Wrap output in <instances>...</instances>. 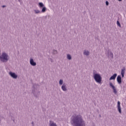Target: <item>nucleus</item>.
<instances>
[{"instance_id": "1", "label": "nucleus", "mask_w": 126, "mask_h": 126, "mask_svg": "<svg viewBox=\"0 0 126 126\" xmlns=\"http://www.w3.org/2000/svg\"><path fill=\"white\" fill-rule=\"evenodd\" d=\"M71 124L73 126H85V121L80 114H74L71 118Z\"/></svg>"}, {"instance_id": "6", "label": "nucleus", "mask_w": 126, "mask_h": 126, "mask_svg": "<svg viewBox=\"0 0 126 126\" xmlns=\"http://www.w3.org/2000/svg\"><path fill=\"white\" fill-rule=\"evenodd\" d=\"M9 75L11 76V77L14 78V79H16V78L18 77L17 74L14 72H9Z\"/></svg>"}, {"instance_id": "28", "label": "nucleus", "mask_w": 126, "mask_h": 126, "mask_svg": "<svg viewBox=\"0 0 126 126\" xmlns=\"http://www.w3.org/2000/svg\"><path fill=\"white\" fill-rule=\"evenodd\" d=\"M18 1L20 2V1H21V0H18Z\"/></svg>"}, {"instance_id": "15", "label": "nucleus", "mask_w": 126, "mask_h": 126, "mask_svg": "<svg viewBox=\"0 0 126 126\" xmlns=\"http://www.w3.org/2000/svg\"><path fill=\"white\" fill-rule=\"evenodd\" d=\"M108 56H109L111 59H114V55L113 54V53L112 52L109 51L108 52Z\"/></svg>"}, {"instance_id": "26", "label": "nucleus", "mask_w": 126, "mask_h": 126, "mask_svg": "<svg viewBox=\"0 0 126 126\" xmlns=\"http://www.w3.org/2000/svg\"><path fill=\"white\" fill-rule=\"evenodd\" d=\"M119 0V1H122V0Z\"/></svg>"}, {"instance_id": "18", "label": "nucleus", "mask_w": 126, "mask_h": 126, "mask_svg": "<svg viewBox=\"0 0 126 126\" xmlns=\"http://www.w3.org/2000/svg\"><path fill=\"white\" fill-rule=\"evenodd\" d=\"M66 59H67L69 61L71 60V55H70V54H67Z\"/></svg>"}, {"instance_id": "5", "label": "nucleus", "mask_w": 126, "mask_h": 126, "mask_svg": "<svg viewBox=\"0 0 126 126\" xmlns=\"http://www.w3.org/2000/svg\"><path fill=\"white\" fill-rule=\"evenodd\" d=\"M30 63L31 65H32V66H36L37 65V63L34 61V59L32 58L30 59Z\"/></svg>"}, {"instance_id": "29", "label": "nucleus", "mask_w": 126, "mask_h": 126, "mask_svg": "<svg viewBox=\"0 0 126 126\" xmlns=\"http://www.w3.org/2000/svg\"><path fill=\"white\" fill-rule=\"evenodd\" d=\"M45 19H46V20H47V17H45Z\"/></svg>"}, {"instance_id": "20", "label": "nucleus", "mask_w": 126, "mask_h": 126, "mask_svg": "<svg viewBox=\"0 0 126 126\" xmlns=\"http://www.w3.org/2000/svg\"><path fill=\"white\" fill-rule=\"evenodd\" d=\"M63 79H60V80L59 81L60 85H63Z\"/></svg>"}, {"instance_id": "21", "label": "nucleus", "mask_w": 126, "mask_h": 126, "mask_svg": "<svg viewBox=\"0 0 126 126\" xmlns=\"http://www.w3.org/2000/svg\"><path fill=\"white\" fill-rule=\"evenodd\" d=\"M117 25H118L119 27H121V23H120V22H119V21H117Z\"/></svg>"}, {"instance_id": "14", "label": "nucleus", "mask_w": 126, "mask_h": 126, "mask_svg": "<svg viewBox=\"0 0 126 126\" xmlns=\"http://www.w3.org/2000/svg\"><path fill=\"white\" fill-rule=\"evenodd\" d=\"M49 126H58L56 123L52 121H50Z\"/></svg>"}, {"instance_id": "12", "label": "nucleus", "mask_w": 126, "mask_h": 126, "mask_svg": "<svg viewBox=\"0 0 126 126\" xmlns=\"http://www.w3.org/2000/svg\"><path fill=\"white\" fill-rule=\"evenodd\" d=\"M118 74L117 73L114 74L110 78L109 80H115L116 77H117Z\"/></svg>"}, {"instance_id": "7", "label": "nucleus", "mask_w": 126, "mask_h": 126, "mask_svg": "<svg viewBox=\"0 0 126 126\" xmlns=\"http://www.w3.org/2000/svg\"><path fill=\"white\" fill-rule=\"evenodd\" d=\"M109 85L110 87L112 88L114 93L117 94V93H118V92H117V89H116V87H115V86H114L113 83H110Z\"/></svg>"}, {"instance_id": "8", "label": "nucleus", "mask_w": 126, "mask_h": 126, "mask_svg": "<svg viewBox=\"0 0 126 126\" xmlns=\"http://www.w3.org/2000/svg\"><path fill=\"white\" fill-rule=\"evenodd\" d=\"M126 73V67H123V68L121 69V74L122 75V78L125 77V74Z\"/></svg>"}, {"instance_id": "9", "label": "nucleus", "mask_w": 126, "mask_h": 126, "mask_svg": "<svg viewBox=\"0 0 126 126\" xmlns=\"http://www.w3.org/2000/svg\"><path fill=\"white\" fill-rule=\"evenodd\" d=\"M32 94H33L35 97H37L39 96V94H40V92H38L37 90H32Z\"/></svg>"}, {"instance_id": "13", "label": "nucleus", "mask_w": 126, "mask_h": 126, "mask_svg": "<svg viewBox=\"0 0 126 126\" xmlns=\"http://www.w3.org/2000/svg\"><path fill=\"white\" fill-rule=\"evenodd\" d=\"M83 55H84V56L88 57V56L90 55V52L88 50H85L83 52Z\"/></svg>"}, {"instance_id": "2", "label": "nucleus", "mask_w": 126, "mask_h": 126, "mask_svg": "<svg viewBox=\"0 0 126 126\" xmlns=\"http://www.w3.org/2000/svg\"><path fill=\"white\" fill-rule=\"evenodd\" d=\"M9 55L6 52H2L0 56V61L1 63H7L9 61Z\"/></svg>"}, {"instance_id": "22", "label": "nucleus", "mask_w": 126, "mask_h": 126, "mask_svg": "<svg viewBox=\"0 0 126 126\" xmlns=\"http://www.w3.org/2000/svg\"><path fill=\"white\" fill-rule=\"evenodd\" d=\"M53 54L54 55L58 54V51H57L56 50H53Z\"/></svg>"}, {"instance_id": "16", "label": "nucleus", "mask_w": 126, "mask_h": 126, "mask_svg": "<svg viewBox=\"0 0 126 126\" xmlns=\"http://www.w3.org/2000/svg\"><path fill=\"white\" fill-rule=\"evenodd\" d=\"M38 6H39V8H42V7H44V3H43L42 2H39Z\"/></svg>"}, {"instance_id": "19", "label": "nucleus", "mask_w": 126, "mask_h": 126, "mask_svg": "<svg viewBox=\"0 0 126 126\" xmlns=\"http://www.w3.org/2000/svg\"><path fill=\"white\" fill-rule=\"evenodd\" d=\"M33 11L34 12V13H35V14L41 13V12L40 11V10H39L35 9V10H34Z\"/></svg>"}, {"instance_id": "24", "label": "nucleus", "mask_w": 126, "mask_h": 126, "mask_svg": "<svg viewBox=\"0 0 126 126\" xmlns=\"http://www.w3.org/2000/svg\"><path fill=\"white\" fill-rule=\"evenodd\" d=\"M50 62H51V63H53V62H54V61L53 60V59H50Z\"/></svg>"}, {"instance_id": "17", "label": "nucleus", "mask_w": 126, "mask_h": 126, "mask_svg": "<svg viewBox=\"0 0 126 126\" xmlns=\"http://www.w3.org/2000/svg\"><path fill=\"white\" fill-rule=\"evenodd\" d=\"M46 11H47V8H46V7H43L42 9L41 12V13L42 12V13H44L46 12Z\"/></svg>"}, {"instance_id": "23", "label": "nucleus", "mask_w": 126, "mask_h": 126, "mask_svg": "<svg viewBox=\"0 0 126 126\" xmlns=\"http://www.w3.org/2000/svg\"><path fill=\"white\" fill-rule=\"evenodd\" d=\"M105 3H106V5H109V2L108 1H106Z\"/></svg>"}, {"instance_id": "3", "label": "nucleus", "mask_w": 126, "mask_h": 126, "mask_svg": "<svg viewBox=\"0 0 126 126\" xmlns=\"http://www.w3.org/2000/svg\"><path fill=\"white\" fill-rule=\"evenodd\" d=\"M93 77L97 83H101L102 81V77H101V75L99 73H97V72L95 70L93 71Z\"/></svg>"}, {"instance_id": "27", "label": "nucleus", "mask_w": 126, "mask_h": 126, "mask_svg": "<svg viewBox=\"0 0 126 126\" xmlns=\"http://www.w3.org/2000/svg\"><path fill=\"white\" fill-rule=\"evenodd\" d=\"M32 125H34V122H32Z\"/></svg>"}, {"instance_id": "25", "label": "nucleus", "mask_w": 126, "mask_h": 126, "mask_svg": "<svg viewBox=\"0 0 126 126\" xmlns=\"http://www.w3.org/2000/svg\"><path fill=\"white\" fill-rule=\"evenodd\" d=\"M2 7H3V8L6 7V5H2Z\"/></svg>"}, {"instance_id": "10", "label": "nucleus", "mask_w": 126, "mask_h": 126, "mask_svg": "<svg viewBox=\"0 0 126 126\" xmlns=\"http://www.w3.org/2000/svg\"><path fill=\"white\" fill-rule=\"evenodd\" d=\"M117 81L119 84H122V76L118 75L117 77Z\"/></svg>"}, {"instance_id": "11", "label": "nucleus", "mask_w": 126, "mask_h": 126, "mask_svg": "<svg viewBox=\"0 0 126 126\" xmlns=\"http://www.w3.org/2000/svg\"><path fill=\"white\" fill-rule=\"evenodd\" d=\"M61 89H62L63 91L65 92L67 91V88H66V85L65 84H63L61 87Z\"/></svg>"}, {"instance_id": "4", "label": "nucleus", "mask_w": 126, "mask_h": 126, "mask_svg": "<svg viewBox=\"0 0 126 126\" xmlns=\"http://www.w3.org/2000/svg\"><path fill=\"white\" fill-rule=\"evenodd\" d=\"M117 110L120 114H122V107H121V102L118 101L117 105Z\"/></svg>"}]
</instances>
